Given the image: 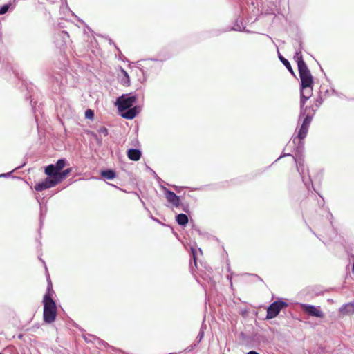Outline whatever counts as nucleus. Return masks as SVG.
Wrapping results in <instances>:
<instances>
[{"label":"nucleus","mask_w":354,"mask_h":354,"mask_svg":"<svg viewBox=\"0 0 354 354\" xmlns=\"http://www.w3.org/2000/svg\"><path fill=\"white\" fill-rule=\"evenodd\" d=\"M85 117L92 120L94 118V112L91 109H87L85 112Z\"/></svg>","instance_id":"23"},{"label":"nucleus","mask_w":354,"mask_h":354,"mask_svg":"<svg viewBox=\"0 0 354 354\" xmlns=\"http://www.w3.org/2000/svg\"><path fill=\"white\" fill-rule=\"evenodd\" d=\"M57 170L59 172L66 166V160L64 159H59L57 160L56 165Z\"/></svg>","instance_id":"22"},{"label":"nucleus","mask_w":354,"mask_h":354,"mask_svg":"<svg viewBox=\"0 0 354 354\" xmlns=\"http://www.w3.org/2000/svg\"><path fill=\"white\" fill-rule=\"evenodd\" d=\"M135 95H122L116 100V105L118 111L121 112V115L125 119L131 120L134 118L138 113V108L132 107L133 104L136 102Z\"/></svg>","instance_id":"1"},{"label":"nucleus","mask_w":354,"mask_h":354,"mask_svg":"<svg viewBox=\"0 0 354 354\" xmlns=\"http://www.w3.org/2000/svg\"><path fill=\"white\" fill-rule=\"evenodd\" d=\"M339 311L343 315L354 313V302L346 304L340 308Z\"/></svg>","instance_id":"13"},{"label":"nucleus","mask_w":354,"mask_h":354,"mask_svg":"<svg viewBox=\"0 0 354 354\" xmlns=\"http://www.w3.org/2000/svg\"><path fill=\"white\" fill-rule=\"evenodd\" d=\"M294 59L297 63L298 69L306 66L305 62L303 59L301 51H297L294 55Z\"/></svg>","instance_id":"14"},{"label":"nucleus","mask_w":354,"mask_h":354,"mask_svg":"<svg viewBox=\"0 0 354 354\" xmlns=\"http://www.w3.org/2000/svg\"><path fill=\"white\" fill-rule=\"evenodd\" d=\"M101 176L106 179L111 180L115 177V173L113 170L109 169L102 171L101 172Z\"/></svg>","instance_id":"16"},{"label":"nucleus","mask_w":354,"mask_h":354,"mask_svg":"<svg viewBox=\"0 0 354 354\" xmlns=\"http://www.w3.org/2000/svg\"><path fill=\"white\" fill-rule=\"evenodd\" d=\"M288 306V304L283 301H276L271 304L267 309V319H272L278 315L279 312Z\"/></svg>","instance_id":"4"},{"label":"nucleus","mask_w":354,"mask_h":354,"mask_svg":"<svg viewBox=\"0 0 354 354\" xmlns=\"http://www.w3.org/2000/svg\"><path fill=\"white\" fill-rule=\"evenodd\" d=\"M43 304H44V312H43V318L44 321L46 323L51 324L53 323L57 317V308L55 301L53 298H50L48 296L44 297L43 298Z\"/></svg>","instance_id":"2"},{"label":"nucleus","mask_w":354,"mask_h":354,"mask_svg":"<svg viewBox=\"0 0 354 354\" xmlns=\"http://www.w3.org/2000/svg\"><path fill=\"white\" fill-rule=\"evenodd\" d=\"M128 158L133 161H138L141 157V152L138 149H130L127 151Z\"/></svg>","instance_id":"12"},{"label":"nucleus","mask_w":354,"mask_h":354,"mask_svg":"<svg viewBox=\"0 0 354 354\" xmlns=\"http://www.w3.org/2000/svg\"><path fill=\"white\" fill-rule=\"evenodd\" d=\"M57 184V180H56L55 179L46 178L44 181L36 184L35 186V189L37 192H41L46 189L53 187Z\"/></svg>","instance_id":"8"},{"label":"nucleus","mask_w":354,"mask_h":354,"mask_svg":"<svg viewBox=\"0 0 354 354\" xmlns=\"http://www.w3.org/2000/svg\"><path fill=\"white\" fill-rule=\"evenodd\" d=\"M54 293V291L53 290V285L50 281V279H48V288H47V292L44 295V297L48 296L50 298H53V295Z\"/></svg>","instance_id":"21"},{"label":"nucleus","mask_w":354,"mask_h":354,"mask_svg":"<svg viewBox=\"0 0 354 354\" xmlns=\"http://www.w3.org/2000/svg\"><path fill=\"white\" fill-rule=\"evenodd\" d=\"M99 133L103 135L104 136H106L108 135V129L104 127H102L98 129Z\"/></svg>","instance_id":"25"},{"label":"nucleus","mask_w":354,"mask_h":354,"mask_svg":"<svg viewBox=\"0 0 354 354\" xmlns=\"http://www.w3.org/2000/svg\"><path fill=\"white\" fill-rule=\"evenodd\" d=\"M310 124V122L304 120L302 124L298 131L297 138L299 140H303L306 137Z\"/></svg>","instance_id":"11"},{"label":"nucleus","mask_w":354,"mask_h":354,"mask_svg":"<svg viewBox=\"0 0 354 354\" xmlns=\"http://www.w3.org/2000/svg\"><path fill=\"white\" fill-rule=\"evenodd\" d=\"M279 59L281 60V62L283 64V65L286 67V68L292 73V74H294V71H293V69L290 64V62H288V59H286V58H284L283 56H281V55H279Z\"/></svg>","instance_id":"18"},{"label":"nucleus","mask_w":354,"mask_h":354,"mask_svg":"<svg viewBox=\"0 0 354 354\" xmlns=\"http://www.w3.org/2000/svg\"><path fill=\"white\" fill-rule=\"evenodd\" d=\"M176 221L180 225H185L188 223V217L186 214H180L176 217Z\"/></svg>","instance_id":"15"},{"label":"nucleus","mask_w":354,"mask_h":354,"mask_svg":"<svg viewBox=\"0 0 354 354\" xmlns=\"http://www.w3.org/2000/svg\"><path fill=\"white\" fill-rule=\"evenodd\" d=\"M322 104V99L320 96L315 98L313 101V103L309 106H301V116L304 118V120H307L308 122L312 121L313 116L315 115L316 111L319 109V106Z\"/></svg>","instance_id":"3"},{"label":"nucleus","mask_w":354,"mask_h":354,"mask_svg":"<svg viewBox=\"0 0 354 354\" xmlns=\"http://www.w3.org/2000/svg\"><path fill=\"white\" fill-rule=\"evenodd\" d=\"M301 308L305 313L310 316L319 318H322L324 317V313L319 310L318 307L308 304H302Z\"/></svg>","instance_id":"7"},{"label":"nucleus","mask_w":354,"mask_h":354,"mask_svg":"<svg viewBox=\"0 0 354 354\" xmlns=\"http://www.w3.org/2000/svg\"><path fill=\"white\" fill-rule=\"evenodd\" d=\"M71 168H68L63 171H60L59 174V178H57V183H59L62 180H64L68 175L71 172Z\"/></svg>","instance_id":"17"},{"label":"nucleus","mask_w":354,"mask_h":354,"mask_svg":"<svg viewBox=\"0 0 354 354\" xmlns=\"http://www.w3.org/2000/svg\"><path fill=\"white\" fill-rule=\"evenodd\" d=\"M301 97H300V106H304L307 100L310 98L313 95V85H301Z\"/></svg>","instance_id":"6"},{"label":"nucleus","mask_w":354,"mask_h":354,"mask_svg":"<svg viewBox=\"0 0 354 354\" xmlns=\"http://www.w3.org/2000/svg\"><path fill=\"white\" fill-rule=\"evenodd\" d=\"M298 70L301 79V85H313V77L310 73V71L308 68V66H304V68H299Z\"/></svg>","instance_id":"5"},{"label":"nucleus","mask_w":354,"mask_h":354,"mask_svg":"<svg viewBox=\"0 0 354 354\" xmlns=\"http://www.w3.org/2000/svg\"><path fill=\"white\" fill-rule=\"evenodd\" d=\"M165 196L167 202L175 207L180 206V198L174 192L165 188Z\"/></svg>","instance_id":"9"},{"label":"nucleus","mask_w":354,"mask_h":354,"mask_svg":"<svg viewBox=\"0 0 354 354\" xmlns=\"http://www.w3.org/2000/svg\"><path fill=\"white\" fill-rule=\"evenodd\" d=\"M122 73L124 75V77L122 78V80H121L122 84L124 86H129L130 81H129V77L127 73L124 70L122 69Z\"/></svg>","instance_id":"20"},{"label":"nucleus","mask_w":354,"mask_h":354,"mask_svg":"<svg viewBox=\"0 0 354 354\" xmlns=\"http://www.w3.org/2000/svg\"><path fill=\"white\" fill-rule=\"evenodd\" d=\"M45 174L50 177V178L57 180L59 178V171L57 170L55 165L51 164L45 168Z\"/></svg>","instance_id":"10"},{"label":"nucleus","mask_w":354,"mask_h":354,"mask_svg":"<svg viewBox=\"0 0 354 354\" xmlns=\"http://www.w3.org/2000/svg\"><path fill=\"white\" fill-rule=\"evenodd\" d=\"M10 7V4H5L2 7L0 8V15L5 14L7 12Z\"/></svg>","instance_id":"24"},{"label":"nucleus","mask_w":354,"mask_h":354,"mask_svg":"<svg viewBox=\"0 0 354 354\" xmlns=\"http://www.w3.org/2000/svg\"><path fill=\"white\" fill-rule=\"evenodd\" d=\"M286 158H287V162L290 164V165L292 167L297 166L298 171H299L300 166H297V160L295 158V157L292 155H287Z\"/></svg>","instance_id":"19"},{"label":"nucleus","mask_w":354,"mask_h":354,"mask_svg":"<svg viewBox=\"0 0 354 354\" xmlns=\"http://www.w3.org/2000/svg\"><path fill=\"white\" fill-rule=\"evenodd\" d=\"M247 354H259V353H257V351H249Z\"/></svg>","instance_id":"26"}]
</instances>
